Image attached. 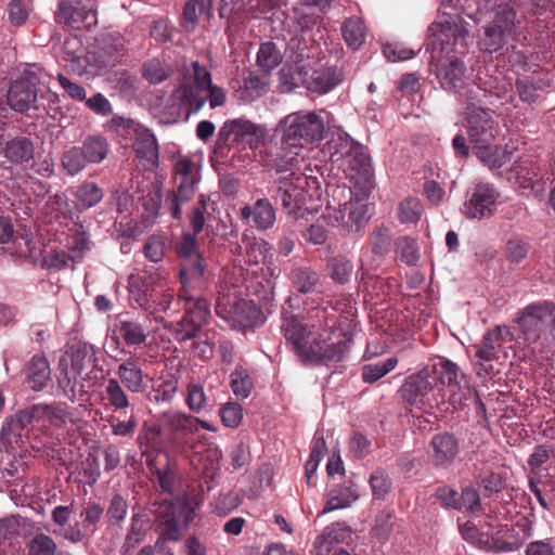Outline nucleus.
<instances>
[{
    "mask_svg": "<svg viewBox=\"0 0 555 555\" xmlns=\"http://www.w3.org/2000/svg\"><path fill=\"white\" fill-rule=\"evenodd\" d=\"M118 337L129 346H140L146 340V331L138 321L120 320L116 325Z\"/></svg>",
    "mask_w": 555,
    "mask_h": 555,
    "instance_id": "nucleus-42",
    "label": "nucleus"
},
{
    "mask_svg": "<svg viewBox=\"0 0 555 555\" xmlns=\"http://www.w3.org/2000/svg\"><path fill=\"white\" fill-rule=\"evenodd\" d=\"M343 37L346 43L352 48L358 49L362 46L365 37L364 26L360 18H349L341 27Z\"/></svg>",
    "mask_w": 555,
    "mask_h": 555,
    "instance_id": "nucleus-50",
    "label": "nucleus"
},
{
    "mask_svg": "<svg viewBox=\"0 0 555 555\" xmlns=\"http://www.w3.org/2000/svg\"><path fill=\"white\" fill-rule=\"evenodd\" d=\"M61 167L66 176L76 177L88 166L83 152L79 146H69L61 154Z\"/></svg>",
    "mask_w": 555,
    "mask_h": 555,
    "instance_id": "nucleus-41",
    "label": "nucleus"
},
{
    "mask_svg": "<svg viewBox=\"0 0 555 555\" xmlns=\"http://www.w3.org/2000/svg\"><path fill=\"white\" fill-rule=\"evenodd\" d=\"M55 18L74 29H90L98 23L96 10L81 0H62Z\"/></svg>",
    "mask_w": 555,
    "mask_h": 555,
    "instance_id": "nucleus-23",
    "label": "nucleus"
},
{
    "mask_svg": "<svg viewBox=\"0 0 555 555\" xmlns=\"http://www.w3.org/2000/svg\"><path fill=\"white\" fill-rule=\"evenodd\" d=\"M431 462L438 467H448L459 454V440L450 433H439L431 437Z\"/></svg>",
    "mask_w": 555,
    "mask_h": 555,
    "instance_id": "nucleus-29",
    "label": "nucleus"
},
{
    "mask_svg": "<svg viewBox=\"0 0 555 555\" xmlns=\"http://www.w3.org/2000/svg\"><path fill=\"white\" fill-rule=\"evenodd\" d=\"M23 431L12 416L7 418L0 430V452L9 453L14 450V446H17L22 439Z\"/></svg>",
    "mask_w": 555,
    "mask_h": 555,
    "instance_id": "nucleus-49",
    "label": "nucleus"
},
{
    "mask_svg": "<svg viewBox=\"0 0 555 555\" xmlns=\"http://www.w3.org/2000/svg\"><path fill=\"white\" fill-rule=\"evenodd\" d=\"M396 254L406 264H415L418 260L416 242L410 237H399L396 243Z\"/></svg>",
    "mask_w": 555,
    "mask_h": 555,
    "instance_id": "nucleus-61",
    "label": "nucleus"
},
{
    "mask_svg": "<svg viewBox=\"0 0 555 555\" xmlns=\"http://www.w3.org/2000/svg\"><path fill=\"white\" fill-rule=\"evenodd\" d=\"M325 131L326 126L321 113L300 109L286 115L278 122L274 137H281L285 143L302 150L305 144L323 140Z\"/></svg>",
    "mask_w": 555,
    "mask_h": 555,
    "instance_id": "nucleus-7",
    "label": "nucleus"
},
{
    "mask_svg": "<svg viewBox=\"0 0 555 555\" xmlns=\"http://www.w3.org/2000/svg\"><path fill=\"white\" fill-rule=\"evenodd\" d=\"M88 164H101L108 154L109 145L107 140L101 134H91L83 139L79 146Z\"/></svg>",
    "mask_w": 555,
    "mask_h": 555,
    "instance_id": "nucleus-39",
    "label": "nucleus"
},
{
    "mask_svg": "<svg viewBox=\"0 0 555 555\" xmlns=\"http://www.w3.org/2000/svg\"><path fill=\"white\" fill-rule=\"evenodd\" d=\"M498 192L489 183H478L464 205V214L470 219L489 218L498 199Z\"/></svg>",
    "mask_w": 555,
    "mask_h": 555,
    "instance_id": "nucleus-25",
    "label": "nucleus"
},
{
    "mask_svg": "<svg viewBox=\"0 0 555 555\" xmlns=\"http://www.w3.org/2000/svg\"><path fill=\"white\" fill-rule=\"evenodd\" d=\"M513 333L506 325H496L486 332L479 345H476V357L479 359L478 375H489L493 370L490 363L499 360L504 353L505 344L513 340Z\"/></svg>",
    "mask_w": 555,
    "mask_h": 555,
    "instance_id": "nucleus-20",
    "label": "nucleus"
},
{
    "mask_svg": "<svg viewBox=\"0 0 555 555\" xmlns=\"http://www.w3.org/2000/svg\"><path fill=\"white\" fill-rule=\"evenodd\" d=\"M116 374L120 384L132 393H142L147 388L142 367L131 358L125 359L119 363Z\"/></svg>",
    "mask_w": 555,
    "mask_h": 555,
    "instance_id": "nucleus-31",
    "label": "nucleus"
},
{
    "mask_svg": "<svg viewBox=\"0 0 555 555\" xmlns=\"http://www.w3.org/2000/svg\"><path fill=\"white\" fill-rule=\"evenodd\" d=\"M39 413L41 420H49L54 425H62L67 420L68 406L66 403L43 404L39 403Z\"/></svg>",
    "mask_w": 555,
    "mask_h": 555,
    "instance_id": "nucleus-59",
    "label": "nucleus"
},
{
    "mask_svg": "<svg viewBox=\"0 0 555 555\" xmlns=\"http://www.w3.org/2000/svg\"><path fill=\"white\" fill-rule=\"evenodd\" d=\"M162 527V538L165 541L177 542L181 538L180 516L176 513L171 504L164 505L157 516Z\"/></svg>",
    "mask_w": 555,
    "mask_h": 555,
    "instance_id": "nucleus-36",
    "label": "nucleus"
},
{
    "mask_svg": "<svg viewBox=\"0 0 555 555\" xmlns=\"http://www.w3.org/2000/svg\"><path fill=\"white\" fill-rule=\"evenodd\" d=\"M173 170L177 191L167 195V202L170 205L171 216L179 220L182 215L181 205L193 197L201 175L194 163L185 158L176 162Z\"/></svg>",
    "mask_w": 555,
    "mask_h": 555,
    "instance_id": "nucleus-17",
    "label": "nucleus"
},
{
    "mask_svg": "<svg viewBox=\"0 0 555 555\" xmlns=\"http://www.w3.org/2000/svg\"><path fill=\"white\" fill-rule=\"evenodd\" d=\"M43 267L50 270L60 271L74 264L65 249L52 248L42 259Z\"/></svg>",
    "mask_w": 555,
    "mask_h": 555,
    "instance_id": "nucleus-60",
    "label": "nucleus"
},
{
    "mask_svg": "<svg viewBox=\"0 0 555 555\" xmlns=\"http://www.w3.org/2000/svg\"><path fill=\"white\" fill-rule=\"evenodd\" d=\"M427 51H430L429 72L440 88L464 104L467 101L483 102L498 89L493 81L469 82L466 65L460 55L465 54L469 41V24L457 15L443 13L428 28Z\"/></svg>",
    "mask_w": 555,
    "mask_h": 555,
    "instance_id": "nucleus-1",
    "label": "nucleus"
},
{
    "mask_svg": "<svg viewBox=\"0 0 555 555\" xmlns=\"http://www.w3.org/2000/svg\"><path fill=\"white\" fill-rule=\"evenodd\" d=\"M331 278L339 283H347L353 272V264L346 258H333L330 262Z\"/></svg>",
    "mask_w": 555,
    "mask_h": 555,
    "instance_id": "nucleus-63",
    "label": "nucleus"
},
{
    "mask_svg": "<svg viewBox=\"0 0 555 555\" xmlns=\"http://www.w3.org/2000/svg\"><path fill=\"white\" fill-rule=\"evenodd\" d=\"M176 253L180 260L178 300L183 304L184 315L176 324L175 334L178 340L185 341L195 338L210 317V305L203 293L209 287L212 272L191 232L183 233Z\"/></svg>",
    "mask_w": 555,
    "mask_h": 555,
    "instance_id": "nucleus-2",
    "label": "nucleus"
},
{
    "mask_svg": "<svg viewBox=\"0 0 555 555\" xmlns=\"http://www.w3.org/2000/svg\"><path fill=\"white\" fill-rule=\"evenodd\" d=\"M266 128L245 118L223 122L217 134L219 146L238 145L256 150L266 139Z\"/></svg>",
    "mask_w": 555,
    "mask_h": 555,
    "instance_id": "nucleus-14",
    "label": "nucleus"
},
{
    "mask_svg": "<svg viewBox=\"0 0 555 555\" xmlns=\"http://www.w3.org/2000/svg\"><path fill=\"white\" fill-rule=\"evenodd\" d=\"M328 150L332 158H343L356 170L366 171L370 167L371 159L363 146L347 133H337V138L328 142Z\"/></svg>",
    "mask_w": 555,
    "mask_h": 555,
    "instance_id": "nucleus-24",
    "label": "nucleus"
},
{
    "mask_svg": "<svg viewBox=\"0 0 555 555\" xmlns=\"http://www.w3.org/2000/svg\"><path fill=\"white\" fill-rule=\"evenodd\" d=\"M323 319L330 325L332 314L327 307L318 308L315 315L307 321L302 314L282 313L281 330L299 360L306 364H328L343 361L350 351L351 339L344 334L337 341L319 333Z\"/></svg>",
    "mask_w": 555,
    "mask_h": 555,
    "instance_id": "nucleus-3",
    "label": "nucleus"
},
{
    "mask_svg": "<svg viewBox=\"0 0 555 555\" xmlns=\"http://www.w3.org/2000/svg\"><path fill=\"white\" fill-rule=\"evenodd\" d=\"M427 370L430 371V377L436 382V388L441 386L449 393L450 397L457 395L464 382V375L460 373L459 366L446 359L439 358L437 363L427 365Z\"/></svg>",
    "mask_w": 555,
    "mask_h": 555,
    "instance_id": "nucleus-27",
    "label": "nucleus"
},
{
    "mask_svg": "<svg viewBox=\"0 0 555 555\" xmlns=\"http://www.w3.org/2000/svg\"><path fill=\"white\" fill-rule=\"evenodd\" d=\"M104 514V507L101 503L89 501L80 511L79 517L81 524L93 534Z\"/></svg>",
    "mask_w": 555,
    "mask_h": 555,
    "instance_id": "nucleus-54",
    "label": "nucleus"
},
{
    "mask_svg": "<svg viewBox=\"0 0 555 555\" xmlns=\"http://www.w3.org/2000/svg\"><path fill=\"white\" fill-rule=\"evenodd\" d=\"M128 501L120 493H114L106 509L107 522L111 526H119L127 517Z\"/></svg>",
    "mask_w": 555,
    "mask_h": 555,
    "instance_id": "nucleus-52",
    "label": "nucleus"
},
{
    "mask_svg": "<svg viewBox=\"0 0 555 555\" xmlns=\"http://www.w3.org/2000/svg\"><path fill=\"white\" fill-rule=\"evenodd\" d=\"M492 89L491 98H483V102L467 101L464 104L466 114V129L469 142L474 150L492 144L500 134L499 116L482 105L494 104L493 98H499V91Z\"/></svg>",
    "mask_w": 555,
    "mask_h": 555,
    "instance_id": "nucleus-9",
    "label": "nucleus"
},
{
    "mask_svg": "<svg viewBox=\"0 0 555 555\" xmlns=\"http://www.w3.org/2000/svg\"><path fill=\"white\" fill-rule=\"evenodd\" d=\"M554 305L544 300L526 306L517 318V324L529 346L545 348L555 343L552 332L547 331L546 318L553 313Z\"/></svg>",
    "mask_w": 555,
    "mask_h": 555,
    "instance_id": "nucleus-12",
    "label": "nucleus"
},
{
    "mask_svg": "<svg viewBox=\"0 0 555 555\" xmlns=\"http://www.w3.org/2000/svg\"><path fill=\"white\" fill-rule=\"evenodd\" d=\"M430 371L423 367L405 377L398 390L400 399L410 408L433 409L437 404L435 396L436 382L430 376Z\"/></svg>",
    "mask_w": 555,
    "mask_h": 555,
    "instance_id": "nucleus-15",
    "label": "nucleus"
},
{
    "mask_svg": "<svg viewBox=\"0 0 555 555\" xmlns=\"http://www.w3.org/2000/svg\"><path fill=\"white\" fill-rule=\"evenodd\" d=\"M185 404L193 413H201L211 405L202 384L190 383L186 386Z\"/></svg>",
    "mask_w": 555,
    "mask_h": 555,
    "instance_id": "nucleus-47",
    "label": "nucleus"
},
{
    "mask_svg": "<svg viewBox=\"0 0 555 555\" xmlns=\"http://www.w3.org/2000/svg\"><path fill=\"white\" fill-rule=\"evenodd\" d=\"M352 191L347 186L333 189L323 219L332 227H340L349 233L359 232L369 221L367 206L352 199Z\"/></svg>",
    "mask_w": 555,
    "mask_h": 555,
    "instance_id": "nucleus-8",
    "label": "nucleus"
},
{
    "mask_svg": "<svg viewBox=\"0 0 555 555\" xmlns=\"http://www.w3.org/2000/svg\"><path fill=\"white\" fill-rule=\"evenodd\" d=\"M351 537V529L344 524L336 522L326 527L323 533L317 539L314 555H326L338 552L335 544L343 543Z\"/></svg>",
    "mask_w": 555,
    "mask_h": 555,
    "instance_id": "nucleus-33",
    "label": "nucleus"
},
{
    "mask_svg": "<svg viewBox=\"0 0 555 555\" xmlns=\"http://www.w3.org/2000/svg\"><path fill=\"white\" fill-rule=\"evenodd\" d=\"M501 1L494 10L492 21L480 29L478 36L479 49L490 54L504 48L508 50L509 43H521L526 39L521 31V18L517 16L515 9L518 8L524 13L527 11L509 0ZM511 47L514 48L513 44Z\"/></svg>",
    "mask_w": 555,
    "mask_h": 555,
    "instance_id": "nucleus-6",
    "label": "nucleus"
},
{
    "mask_svg": "<svg viewBox=\"0 0 555 555\" xmlns=\"http://www.w3.org/2000/svg\"><path fill=\"white\" fill-rule=\"evenodd\" d=\"M241 216L257 230L271 229L276 220V211L268 198H258L253 205L241 208Z\"/></svg>",
    "mask_w": 555,
    "mask_h": 555,
    "instance_id": "nucleus-30",
    "label": "nucleus"
},
{
    "mask_svg": "<svg viewBox=\"0 0 555 555\" xmlns=\"http://www.w3.org/2000/svg\"><path fill=\"white\" fill-rule=\"evenodd\" d=\"M240 505L236 493H219L211 502L212 512L218 516H227Z\"/></svg>",
    "mask_w": 555,
    "mask_h": 555,
    "instance_id": "nucleus-62",
    "label": "nucleus"
},
{
    "mask_svg": "<svg viewBox=\"0 0 555 555\" xmlns=\"http://www.w3.org/2000/svg\"><path fill=\"white\" fill-rule=\"evenodd\" d=\"M30 0H12L8 5V16L11 24L23 25L29 16Z\"/></svg>",
    "mask_w": 555,
    "mask_h": 555,
    "instance_id": "nucleus-64",
    "label": "nucleus"
},
{
    "mask_svg": "<svg viewBox=\"0 0 555 555\" xmlns=\"http://www.w3.org/2000/svg\"><path fill=\"white\" fill-rule=\"evenodd\" d=\"M198 417L184 412L166 415L167 440L175 452L186 455L193 449V437L198 433Z\"/></svg>",
    "mask_w": 555,
    "mask_h": 555,
    "instance_id": "nucleus-19",
    "label": "nucleus"
},
{
    "mask_svg": "<svg viewBox=\"0 0 555 555\" xmlns=\"http://www.w3.org/2000/svg\"><path fill=\"white\" fill-rule=\"evenodd\" d=\"M391 232L384 225L376 227L369 237V246L362 247L360 262L362 268L375 269L378 262L375 257L383 258L391 248Z\"/></svg>",
    "mask_w": 555,
    "mask_h": 555,
    "instance_id": "nucleus-28",
    "label": "nucleus"
},
{
    "mask_svg": "<svg viewBox=\"0 0 555 555\" xmlns=\"http://www.w3.org/2000/svg\"><path fill=\"white\" fill-rule=\"evenodd\" d=\"M2 154L13 165L29 164L34 159L35 145L28 137L16 135L4 142Z\"/></svg>",
    "mask_w": 555,
    "mask_h": 555,
    "instance_id": "nucleus-32",
    "label": "nucleus"
},
{
    "mask_svg": "<svg viewBox=\"0 0 555 555\" xmlns=\"http://www.w3.org/2000/svg\"><path fill=\"white\" fill-rule=\"evenodd\" d=\"M126 388L117 378H108L105 385V399L116 412L126 413L130 408V399Z\"/></svg>",
    "mask_w": 555,
    "mask_h": 555,
    "instance_id": "nucleus-40",
    "label": "nucleus"
},
{
    "mask_svg": "<svg viewBox=\"0 0 555 555\" xmlns=\"http://www.w3.org/2000/svg\"><path fill=\"white\" fill-rule=\"evenodd\" d=\"M533 515L519 516L512 525H505L488 540L489 550L494 553H509L518 550L533 533Z\"/></svg>",
    "mask_w": 555,
    "mask_h": 555,
    "instance_id": "nucleus-18",
    "label": "nucleus"
},
{
    "mask_svg": "<svg viewBox=\"0 0 555 555\" xmlns=\"http://www.w3.org/2000/svg\"><path fill=\"white\" fill-rule=\"evenodd\" d=\"M67 254L74 263L80 262L85 254L91 248V241L85 232L74 234L67 246Z\"/></svg>",
    "mask_w": 555,
    "mask_h": 555,
    "instance_id": "nucleus-58",
    "label": "nucleus"
},
{
    "mask_svg": "<svg viewBox=\"0 0 555 555\" xmlns=\"http://www.w3.org/2000/svg\"><path fill=\"white\" fill-rule=\"evenodd\" d=\"M111 129L116 132H124L132 140V146L137 156L155 165L158 160V144L155 134L142 124L132 118L114 116L108 121Z\"/></svg>",
    "mask_w": 555,
    "mask_h": 555,
    "instance_id": "nucleus-13",
    "label": "nucleus"
},
{
    "mask_svg": "<svg viewBox=\"0 0 555 555\" xmlns=\"http://www.w3.org/2000/svg\"><path fill=\"white\" fill-rule=\"evenodd\" d=\"M216 312L223 320H232L235 325L242 327L255 326L261 323V311L253 300L241 299L236 301L229 311L227 304L219 300L216 305Z\"/></svg>",
    "mask_w": 555,
    "mask_h": 555,
    "instance_id": "nucleus-26",
    "label": "nucleus"
},
{
    "mask_svg": "<svg viewBox=\"0 0 555 555\" xmlns=\"http://www.w3.org/2000/svg\"><path fill=\"white\" fill-rule=\"evenodd\" d=\"M423 214V205L418 198L408 197L400 203L399 219L401 223H416Z\"/></svg>",
    "mask_w": 555,
    "mask_h": 555,
    "instance_id": "nucleus-56",
    "label": "nucleus"
},
{
    "mask_svg": "<svg viewBox=\"0 0 555 555\" xmlns=\"http://www.w3.org/2000/svg\"><path fill=\"white\" fill-rule=\"evenodd\" d=\"M101 357V349L92 344L80 341L73 345L70 362L60 361L57 385L61 393L74 402L94 388L104 378Z\"/></svg>",
    "mask_w": 555,
    "mask_h": 555,
    "instance_id": "nucleus-4",
    "label": "nucleus"
},
{
    "mask_svg": "<svg viewBox=\"0 0 555 555\" xmlns=\"http://www.w3.org/2000/svg\"><path fill=\"white\" fill-rule=\"evenodd\" d=\"M29 555H56L57 544L52 537L39 532L36 533L28 542Z\"/></svg>",
    "mask_w": 555,
    "mask_h": 555,
    "instance_id": "nucleus-53",
    "label": "nucleus"
},
{
    "mask_svg": "<svg viewBox=\"0 0 555 555\" xmlns=\"http://www.w3.org/2000/svg\"><path fill=\"white\" fill-rule=\"evenodd\" d=\"M308 178L305 175L295 177H280L275 185L270 190L275 203H280L285 212L294 218H305L312 212L314 207L310 205L312 195L305 190Z\"/></svg>",
    "mask_w": 555,
    "mask_h": 555,
    "instance_id": "nucleus-11",
    "label": "nucleus"
},
{
    "mask_svg": "<svg viewBox=\"0 0 555 555\" xmlns=\"http://www.w3.org/2000/svg\"><path fill=\"white\" fill-rule=\"evenodd\" d=\"M128 288L130 298L145 311L151 307L152 298L157 297V289L142 275H130Z\"/></svg>",
    "mask_w": 555,
    "mask_h": 555,
    "instance_id": "nucleus-35",
    "label": "nucleus"
},
{
    "mask_svg": "<svg viewBox=\"0 0 555 555\" xmlns=\"http://www.w3.org/2000/svg\"><path fill=\"white\" fill-rule=\"evenodd\" d=\"M51 375L49 362L44 356L35 354L28 365L27 382L36 390H42Z\"/></svg>",
    "mask_w": 555,
    "mask_h": 555,
    "instance_id": "nucleus-37",
    "label": "nucleus"
},
{
    "mask_svg": "<svg viewBox=\"0 0 555 555\" xmlns=\"http://www.w3.org/2000/svg\"><path fill=\"white\" fill-rule=\"evenodd\" d=\"M104 196L103 190L92 181H85L74 192V203L80 210H86L99 204Z\"/></svg>",
    "mask_w": 555,
    "mask_h": 555,
    "instance_id": "nucleus-38",
    "label": "nucleus"
},
{
    "mask_svg": "<svg viewBox=\"0 0 555 555\" xmlns=\"http://www.w3.org/2000/svg\"><path fill=\"white\" fill-rule=\"evenodd\" d=\"M283 60L281 51L272 41L262 42L257 52V65L261 72L269 74L278 67Z\"/></svg>",
    "mask_w": 555,
    "mask_h": 555,
    "instance_id": "nucleus-44",
    "label": "nucleus"
},
{
    "mask_svg": "<svg viewBox=\"0 0 555 555\" xmlns=\"http://www.w3.org/2000/svg\"><path fill=\"white\" fill-rule=\"evenodd\" d=\"M231 389L235 397L246 399L253 389V380L244 366H237L231 373Z\"/></svg>",
    "mask_w": 555,
    "mask_h": 555,
    "instance_id": "nucleus-51",
    "label": "nucleus"
},
{
    "mask_svg": "<svg viewBox=\"0 0 555 555\" xmlns=\"http://www.w3.org/2000/svg\"><path fill=\"white\" fill-rule=\"evenodd\" d=\"M51 76L39 64H26L8 91V104L18 113L38 109V86L49 85Z\"/></svg>",
    "mask_w": 555,
    "mask_h": 555,
    "instance_id": "nucleus-10",
    "label": "nucleus"
},
{
    "mask_svg": "<svg viewBox=\"0 0 555 555\" xmlns=\"http://www.w3.org/2000/svg\"><path fill=\"white\" fill-rule=\"evenodd\" d=\"M291 280L293 286L302 294L313 293L319 283V275L308 267H298L292 271Z\"/></svg>",
    "mask_w": 555,
    "mask_h": 555,
    "instance_id": "nucleus-45",
    "label": "nucleus"
},
{
    "mask_svg": "<svg viewBox=\"0 0 555 555\" xmlns=\"http://www.w3.org/2000/svg\"><path fill=\"white\" fill-rule=\"evenodd\" d=\"M274 138L275 143L260 152V164L269 171L287 173L285 177L298 176L297 170L300 169L302 150L298 146H291L281 137Z\"/></svg>",
    "mask_w": 555,
    "mask_h": 555,
    "instance_id": "nucleus-16",
    "label": "nucleus"
},
{
    "mask_svg": "<svg viewBox=\"0 0 555 555\" xmlns=\"http://www.w3.org/2000/svg\"><path fill=\"white\" fill-rule=\"evenodd\" d=\"M53 533L73 544L83 542L92 535L91 532L78 521L72 525H66L63 528L54 529Z\"/></svg>",
    "mask_w": 555,
    "mask_h": 555,
    "instance_id": "nucleus-57",
    "label": "nucleus"
},
{
    "mask_svg": "<svg viewBox=\"0 0 555 555\" xmlns=\"http://www.w3.org/2000/svg\"><path fill=\"white\" fill-rule=\"evenodd\" d=\"M359 499V492L352 481H345L343 485L330 490L325 507L322 514L349 507Z\"/></svg>",
    "mask_w": 555,
    "mask_h": 555,
    "instance_id": "nucleus-34",
    "label": "nucleus"
},
{
    "mask_svg": "<svg viewBox=\"0 0 555 555\" xmlns=\"http://www.w3.org/2000/svg\"><path fill=\"white\" fill-rule=\"evenodd\" d=\"M398 359L396 357H389L384 361L377 363H370L362 366L361 377L364 383H375L389 372L396 369Z\"/></svg>",
    "mask_w": 555,
    "mask_h": 555,
    "instance_id": "nucleus-46",
    "label": "nucleus"
},
{
    "mask_svg": "<svg viewBox=\"0 0 555 555\" xmlns=\"http://www.w3.org/2000/svg\"><path fill=\"white\" fill-rule=\"evenodd\" d=\"M315 49L308 47L304 41H294L289 48L287 64L279 74L280 89L283 92L284 87L295 82L298 78L305 77L308 70L318 63Z\"/></svg>",
    "mask_w": 555,
    "mask_h": 555,
    "instance_id": "nucleus-21",
    "label": "nucleus"
},
{
    "mask_svg": "<svg viewBox=\"0 0 555 555\" xmlns=\"http://www.w3.org/2000/svg\"><path fill=\"white\" fill-rule=\"evenodd\" d=\"M341 81V72L333 66H320L319 62L311 67L305 77L298 78L284 87L283 92H292L299 87L317 94H326Z\"/></svg>",
    "mask_w": 555,
    "mask_h": 555,
    "instance_id": "nucleus-22",
    "label": "nucleus"
},
{
    "mask_svg": "<svg viewBox=\"0 0 555 555\" xmlns=\"http://www.w3.org/2000/svg\"><path fill=\"white\" fill-rule=\"evenodd\" d=\"M476 154L480 162L490 170L502 168L512 157V153L507 149H501L492 144L476 150Z\"/></svg>",
    "mask_w": 555,
    "mask_h": 555,
    "instance_id": "nucleus-43",
    "label": "nucleus"
},
{
    "mask_svg": "<svg viewBox=\"0 0 555 555\" xmlns=\"http://www.w3.org/2000/svg\"><path fill=\"white\" fill-rule=\"evenodd\" d=\"M369 482L376 500H385L392 486L388 474L382 468H377L371 474Z\"/></svg>",
    "mask_w": 555,
    "mask_h": 555,
    "instance_id": "nucleus-55",
    "label": "nucleus"
},
{
    "mask_svg": "<svg viewBox=\"0 0 555 555\" xmlns=\"http://www.w3.org/2000/svg\"><path fill=\"white\" fill-rule=\"evenodd\" d=\"M225 100V91L212 85L210 73L197 61L191 63V70L183 76L170 96L177 117H189L198 113L206 102L210 108L222 106Z\"/></svg>",
    "mask_w": 555,
    "mask_h": 555,
    "instance_id": "nucleus-5",
    "label": "nucleus"
},
{
    "mask_svg": "<svg viewBox=\"0 0 555 555\" xmlns=\"http://www.w3.org/2000/svg\"><path fill=\"white\" fill-rule=\"evenodd\" d=\"M170 73V66L159 59L149 60L142 66L143 77L152 85L165 81Z\"/></svg>",
    "mask_w": 555,
    "mask_h": 555,
    "instance_id": "nucleus-48",
    "label": "nucleus"
}]
</instances>
